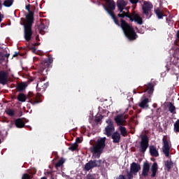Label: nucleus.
<instances>
[{
	"mask_svg": "<svg viewBox=\"0 0 179 179\" xmlns=\"http://www.w3.org/2000/svg\"><path fill=\"white\" fill-rule=\"evenodd\" d=\"M151 171L152 173V177H155L156 176V173L157 172V163H154L151 166Z\"/></svg>",
	"mask_w": 179,
	"mask_h": 179,
	"instance_id": "a211bd4d",
	"label": "nucleus"
},
{
	"mask_svg": "<svg viewBox=\"0 0 179 179\" xmlns=\"http://www.w3.org/2000/svg\"><path fill=\"white\" fill-rule=\"evenodd\" d=\"M148 103H149V99L145 98L140 103L139 106L140 107H141V108H146L149 107V105H148Z\"/></svg>",
	"mask_w": 179,
	"mask_h": 179,
	"instance_id": "dca6fc26",
	"label": "nucleus"
},
{
	"mask_svg": "<svg viewBox=\"0 0 179 179\" xmlns=\"http://www.w3.org/2000/svg\"><path fill=\"white\" fill-rule=\"evenodd\" d=\"M175 110H176V107H174V106L171 105L169 106V111H171V113H174Z\"/></svg>",
	"mask_w": 179,
	"mask_h": 179,
	"instance_id": "2f4dec72",
	"label": "nucleus"
},
{
	"mask_svg": "<svg viewBox=\"0 0 179 179\" xmlns=\"http://www.w3.org/2000/svg\"><path fill=\"white\" fill-rule=\"evenodd\" d=\"M119 129L122 136H127V129L122 126H120Z\"/></svg>",
	"mask_w": 179,
	"mask_h": 179,
	"instance_id": "aec40b11",
	"label": "nucleus"
},
{
	"mask_svg": "<svg viewBox=\"0 0 179 179\" xmlns=\"http://www.w3.org/2000/svg\"><path fill=\"white\" fill-rule=\"evenodd\" d=\"M112 139H113V142L115 143H118L121 139V135H120V133L116 131L112 135Z\"/></svg>",
	"mask_w": 179,
	"mask_h": 179,
	"instance_id": "2eb2a0df",
	"label": "nucleus"
},
{
	"mask_svg": "<svg viewBox=\"0 0 179 179\" xmlns=\"http://www.w3.org/2000/svg\"><path fill=\"white\" fill-rule=\"evenodd\" d=\"M176 55H179V49L176 50Z\"/></svg>",
	"mask_w": 179,
	"mask_h": 179,
	"instance_id": "79ce46f5",
	"label": "nucleus"
},
{
	"mask_svg": "<svg viewBox=\"0 0 179 179\" xmlns=\"http://www.w3.org/2000/svg\"><path fill=\"white\" fill-rule=\"evenodd\" d=\"M45 64L48 66H50V64H52V59L48 58V59H46Z\"/></svg>",
	"mask_w": 179,
	"mask_h": 179,
	"instance_id": "7c9ffc66",
	"label": "nucleus"
},
{
	"mask_svg": "<svg viewBox=\"0 0 179 179\" xmlns=\"http://www.w3.org/2000/svg\"><path fill=\"white\" fill-rule=\"evenodd\" d=\"M71 150H76V149H78V144L74 143L73 145H71L70 147Z\"/></svg>",
	"mask_w": 179,
	"mask_h": 179,
	"instance_id": "c756f323",
	"label": "nucleus"
},
{
	"mask_svg": "<svg viewBox=\"0 0 179 179\" xmlns=\"http://www.w3.org/2000/svg\"><path fill=\"white\" fill-rule=\"evenodd\" d=\"M3 58V55H2V53H0V59H2Z\"/></svg>",
	"mask_w": 179,
	"mask_h": 179,
	"instance_id": "37998d69",
	"label": "nucleus"
},
{
	"mask_svg": "<svg viewBox=\"0 0 179 179\" xmlns=\"http://www.w3.org/2000/svg\"><path fill=\"white\" fill-rule=\"evenodd\" d=\"M87 179H96V178H94V177H93V176H92V175H88Z\"/></svg>",
	"mask_w": 179,
	"mask_h": 179,
	"instance_id": "f704fd0d",
	"label": "nucleus"
},
{
	"mask_svg": "<svg viewBox=\"0 0 179 179\" xmlns=\"http://www.w3.org/2000/svg\"><path fill=\"white\" fill-rule=\"evenodd\" d=\"M117 5L120 13L117 15L119 17H129L130 20H134L138 24H142L143 21H142V17L136 13H133L131 15L128 14V12H125V7L127 6V1L124 0H117Z\"/></svg>",
	"mask_w": 179,
	"mask_h": 179,
	"instance_id": "f257e3e1",
	"label": "nucleus"
},
{
	"mask_svg": "<svg viewBox=\"0 0 179 179\" xmlns=\"http://www.w3.org/2000/svg\"><path fill=\"white\" fill-rule=\"evenodd\" d=\"M146 92L149 94L153 93V85L152 84L149 83L148 85Z\"/></svg>",
	"mask_w": 179,
	"mask_h": 179,
	"instance_id": "5701e85b",
	"label": "nucleus"
},
{
	"mask_svg": "<svg viewBox=\"0 0 179 179\" xmlns=\"http://www.w3.org/2000/svg\"><path fill=\"white\" fill-rule=\"evenodd\" d=\"M26 9L28 12H30V5L26 6Z\"/></svg>",
	"mask_w": 179,
	"mask_h": 179,
	"instance_id": "e433bc0d",
	"label": "nucleus"
},
{
	"mask_svg": "<svg viewBox=\"0 0 179 179\" xmlns=\"http://www.w3.org/2000/svg\"><path fill=\"white\" fill-rule=\"evenodd\" d=\"M153 9V5L149 1H144L143 4V12L145 15H149L150 11Z\"/></svg>",
	"mask_w": 179,
	"mask_h": 179,
	"instance_id": "6e6552de",
	"label": "nucleus"
},
{
	"mask_svg": "<svg viewBox=\"0 0 179 179\" xmlns=\"http://www.w3.org/2000/svg\"><path fill=\"white\" fill-rule=\"evenodd\" d=\"M6 114H8V115H14L15 114V111H13V110H11V109H8L6 111Z\"/></svg>",
	"mask_w": 179,
	"mask_h": 179,
	"instance_id": "c85d7f7f",
	"label": "nucleus"
},
{
	"mask_svg": "<svg viewBox=\"0 0 179 179\" xmlns=\"http://www.w3.org/2000/svg\"><path fill=\"white\" fill-rule=\"evenodd\" d=\"M13 3V0H6L3 3V5L6 8H9L10 6H12V4Z\"/></svg>",
	"mask_w": 179,
	"mask_h": 179,
	"instance_id": "412c9836",
	"label": "nucleus"
},
{
	"mask_svg": "<svg viewBox=\"0 0 179 179\" xmlns=\"http://www.w3.org/2000/svg\"><path fill=\"white\" fill-rule=\"evenodd\" d=\"M105 1L106 2V10L108 12V13H109L112 16L115 24H117V26H120V23L118 22L117 19H115V17L114 16V13H113V10L115 9V3H114V1L113 0H105Z\"/></svg>",
	"mask_w": 179,
	"mask_h": 179,
	"instance_id": "39448f33",
	"label": "nucleus"
},
{
	"mask_svg": "<svg viewBox=\"0 0 179 179\" xmlns=\"http://www.w3.org/2000/svg\"><path fill=\"white\" fill-rule=\"evenodd\" d=\"M106 122L108 125L105 127V134L108 136H111V134L115 131V128H114V123L110 119L106 120Z\"/></svg>",
	"mask_w": 179,
	"mask_h": 179,
	"instance_id": "423d86ee",
	"label": "nucleus"
},
{
	"mask_svg": "<svg viewBox=\"0 0 179 179\" xmlns=\"http://www.w3.org/2000/svg\"><path fill=\"white\" fill-rule=\"evenodd\" d=\"M139 170H141V165L139 164L133 162L131 164L130 173L131 174H136Z\"/></svg>",
	"mask_w": 179,
	"mask_h": 179,
	"instance_id": "9b49d317",
	"label": "nucleus"
},
{
	"mask_svg": "<svg viewBox=\"0 0 179 179\" xmlns=\"http://www.w3.org/2000/svg\"><path fill=\"white\" fill-rule=\"evenodd\" d=\"M175 132H179V120H178L174 124Z\"/></svg>",
	"mask_w": 179,
	"mask_h": 179,
	"instance_id": "393cba45",
	"label": "nucleus"
},
{
	"mask_svg": "<svg viewBox=\"0 0 179 179\" xmlns=\"http://www.w3.org/2000/svg\"><path fill=\"white\" fill-rule=\"evenodd\" d=\"M65 161L64 159H60L59 160L57 164H55V167L58 168V167H61V165L64 163Z\"/></svg>",
	"mask_w": 179,
	"mask_h": 179,
	"instance_id": "bb28decb",
	"label": "nucleus"
},
{
	"mask_svg": "<svg viewBox=\"0 0 179 179\" xmlns=\"http://www.w3.org/2000/svg\"><path fill=\"white\" fill-rule=\"evenodd\" d=\"M76 142H77V143H80V138H76Z\"/></svg>",
	"mask_w": 179,
	"mask_h": 179,
	"instance_id": "a19ab883",
	"label": "nucleus"
},
{
	"mask_svg": "<svg viewBox=\"0 0 179 179\" xmlns=\"http://www.w3.org/2000/svg\"><path fill=\"white\" fill-rule=\"evenodd\" d=\"M130 2L131 3H138V2H139V0H130Z\"/></svg>",
	"mask_w": 179,
	"mask_h": 179,
	"instance_id": "72a5a7b5",
	"label": "nucleus"
},
{
	"mask_svg": "<svg viewBox=\"0 0 179 179\" xmlns=\"http://www.w3.org/2000/svg\"><path fill=\"white\" fill-rule=\"evenodd\" d=\"M0 143H1V140H0Z\"/></svg>",
	"mask_w": 179,
	"mask_h": 179,
	"instance_id": "09e8293b",
	"label": "nucleus"
},
{
	"mask_svg": "<svg viewBox=\"0 0 179 179\" xmlns=\"http://www.w3.org/2000/svg\"><path fill=\"white\" fill-rule=\"evenodd\" d=\"M1 6H2V2L0 0V8H1Z\"/></svg>",
	"mask_w": 179,
	"mask_h": 179,
	"instance_id": "49530a36",
	"label": "nucleus"
},
{
	"mask_svg": "<svg viewBox=\"0 0 179 179\" xmlns=\"http://www.w3.org/2000/svg\"><path fill=\"white\" fill-rule=\"evenodd\" d=\"M172 164L170 162H165V166L166 167L167 170H170L171 169Z\"/></svg>",
	"mask_w": 179,
	"mask_h": 179,
	"instance_id": "cd10ccee",
	"label": "nucleus"
},
{
	"mask_svg": "<svg viewBox=\"0 0 179 179\" xmlns=\"http://www.w3.org/2000/svg\"><path fill=\"white\" fill-rule=\"evenodd\" d=\"M41 179H47V178H42Z\"/></svg>",
	"mask_w": 179,
	"mask_h": 179,
	"instance_id": "de8ad7c7",
	"label": "nucleus"
},
{
	"mask_svg": "<svg viewBox=\"0 0 179 179\" xmlns=\"http://www.w3.org/2000/svg\"><path fill=\"white\" fill-rule=\"evenodd\" d=\"M15 125L17 128H23V127H24V122H23L22 119H17L15 121Z\"/></svg>",
	"mask_w": 179,
	"mask_h": 179,
	"instance_id": "6ab92c4d",
	"label": "nucleus"
},
{
	"mask_svg": "<svg viewBox=\"0 0 179 179\" xmlns=\"http://www.w3.org/2000/svg\"><path fill=\"white\" fill-rule=\"evenodd\" d=\"M150 170V165L148 163H144L143 166V176H146L149 174V171Z\"/></svg>",
	"mask_w": 179,
	"mask_h": 179,
	"instance_id": "4468645a",
	"label": "nucleus"
},
{
	"mask_svg": "<svg viewBox=\"0 0 179 179\" xmlns=\"http://www.w3.org/2000/svg\"><path fill=\"white\" fill-rule=\"evenodd\" d=\"M121 27L127 38L129 40H135L136 39V34L135 33V31H134V29L129 26L125 21L122 20L121 21Z\"/></svg>",
	"mask_w": 179,
	"mask_h": 179,
	"instance_id": "20e7f679",
	"label": "nucleus"
},
{
	"mask_svg": "<svg viewBox=\"0 0 179 179\" xmlns=\"http://www.w3.org/2000/svg\"><path fill=\"white\" fill-rule=\"evenodd\" d=\"M17 52H15L14 55H13V57H17Z\"/></svg>",
	"mask_w": 179,
	"mask_h": 179,
	"instance_id": "a18cd8bd",
	"label": "nucleus"
},
{
	"mask_svg": "<svg viewBox=\"0 0 179 179\" xmlns=\"http://www.w3.org/2000/svg\"><path fill=\"white\" fill-rule=\"evenodd\" d=\"M31 24H33V13H29L24 21V38L27 41L31 38Z\"/></svg>",
	"mask_w": 179,
	"mask_h": 179,
	"instance_id": "7ed1b4c3",
	"label": "nucleus"
},
{
	"mask_svg": "<svg viewBox=\"0 0 179 179\" xmlns=\"http://www.w3.org/2000/svg\"><path fill=\"white\" fill-rule=\"evenodd\" d=\"M162 141L164 142V145L162 147L163 152L164 153L165 156H166V157H169L170 155V148H171L170 145V142L167 141L164 138H163Z\"/></svg>",
	"mask_w": 179,
	"mask_h": 179,
	"instance_id": "1a4fd4ad",
	"label": "nucleus"
},
{
	"mask_svg": "<svg viewBox=\"0 0 179 179\" xmlns=\"http://www.w3.org/2000/svg\"><path fill=\"white\" fill-rule=\"evenodd\" d=\"M155 13L159 19H162V17H163V13H162V11H160L159 8L155 10Z\"/></svg>",
	"mask_w": 179,
	"mask_h": 179,
	"instance_id": "a878e982",
	"label": "nucleus"
},
{
	"mask_svg": "<svg viewBox=\"0 0 179 179\" xmlns=\"http://www.w3.org/2000/svg\"><path fill=\"white\" fill-rule=\"evenodd\" d=\"M128 178H129V179H132V174L129 173V174H128Z\"/></svg>",
	"mask_w": 179,
	"mask_h": 179,
	"instance_id": "58836bf2",
	"label": "nucleus"
},
{
	"mask_svg": "<svg viewBox=\"0 0 179 179\" xmlns=\"http://www.w3.org/2000/svg\"><path fill=\"white\" fill-rule=\"evenodd\" d=\"M18 100L19 101H22V102L26 101V96L23 94H20L18 96Z\"/></svg>",
	"mask_w": 179,
	"mask_h": 179,
	"instance_id": "b1692460",
	"label": "nucleus"
},
{
	"mask_svg": "<svg viewBox=\"0 0 179 179\" xmlns=\"http://www.w3.org/2000/svg\"><path fill=\"white\" fill-rule=\"evenodd\" d=\"M32 51H33V52H36V48H33Z\"/></svg>",
	"mask_w": 179,
	"mask_h": 179,
	"instance_id": "c03bdc74",
	"label": "nucleus"
},
{
	"mask_svg": "<svg viewBox=\"0 0 179 179\" xmlns=\"http://www.w3.org/2000/svg\"><path fill=\"white\" fill-rule=\"evenodd\" d=\"M34 101L36 104L40 103V101H38V98H36V99H35Z\"/></svg>",
	"mask_w": 179,
	"mask_h": 179,
	"instance_id": "4c0bfd02",
	"label": "nucleus"
},
{
	"mask_svg": "<svg viewBox=\"0 0 179 179\" xmlns=\"http://www.w3.org/2000/svg\"><path fill=\"white\" fill-rule=\"evenodd\" d=\"M22 179H30V176L27 174H24Z\"/></svg>",
	"mask_w": 179,
	"mask_h": 179,
	"instance_id": "473e14b6",
	"label": "nucleus"
},
{
	"mask_svg": "<svg viewBox=\"0 0 179 179\" xmlns=\"http://www.w3.org/2000/svg\"><path fill=\"white\" fill-rule=\"evenodd\" d=\"M115 121L117 125H124L125 124V117L123 115H118L115 117Z\"/></svg>",
	"mask_w": 179,
	"mask_h": 179,
	"instance_id": "f8f14e48",
	"label": "nucleus"
},
{
	"mask_svg": "<svg viewBox=\"0 0 179 179\" xmlns=\"http://www.w3.org/2000/svg\"><path fill=\"white\" fill-rule=\"evenodd\" d=\"M148 146H149V141L148 140V136H143L141 138V148L142 152H146L148 149Z\"/></svg>",
	"mask_w": 179,
	"mask_h": 179,
	"instance_id": "9d476101",
	"label": "nucleus"
},
{
	"mask_svg": "<svg viewBox=\"0 0 179 179\" xmlns=\"http://www.w3.org/2000/svg\"><path fill=\"white\" fill-rule=\"evenodd\" d=\"M118 179H126L124 176H120Z\"/></svg>",
	"mask_w": 179,
	"mask_h": 179,
	"instance_id": "ea45409f",
	"label": "nucleus"
},
{
	"mask_svg": "<svg viewBox=\"0 0 179 179\" xmlns=\"http://www.w3.org/2000/svg\"><path fill=\"white\" fill-rule=\"evenodd\" d=\"M3 19V15H2L1 13H0V23L1 22H2V20Z\"/></svg>",
	"mask_w": 179,
	"mask_h": 179,
	"instance_id": "c9c22d12",
	"label": "nucleus"
},
{
	"mask_svg": "<svg viewBox=\"0 0 179 179\" xmlns=\"http://www.w3.org/2000/svg\"><path fill=\"white\" fill-rule=\"evenodd\" d=\"M27 87V85H26V83H22L17 86V89L18 90H24V89H26Z\"/></svg>",
	"mask_w": 179,
	"mask_h": 179,
	"instance_id": "4be33fe9",
	"label": "nucleus"
},
{
	"mask_svg": "<svg viewBox=\"0 0 179 179\" xmlns=\"http://www.w3.org/2000/svg\"><path fill=\"white\" fill-rule=\"evenodd\" d=\"M6 82H8V73L5 71H1L0 72V83L1 85L6 84Z\"/></svg>",
	"mask_w": 179,
	"mask_h": 179,
	"instance_id": "ddd939ff",
	"label": "nucleus"
},
{
	"mask_svg": "<svg viewBox=\"0 0 179 179\" xmlns=\"http://www.w3.org/2000/svg\"><path fill=\"white\" fill-rule=\"evenodd\" d=\"M104 146H106V138H102L98 140L95 145L91 148L93 159H99L100 157L101 153H103Z\"/></svg>",
	"mask_w": 179,
	"mask_h": 179,
	"instance_id": "f03ea898",
	"label": "nucleus"
},
{
	"mask_svg": "<svg viewBox=\"0 0 179 179\" xmlns=\"http://www.w3.org/2000/svg\"><path fill=\"white\" fill-rule=\"evenodd\" d=\"M150 153L152 156H155V157L159 156V152H157V150H156V148L154 146L150 147Z\"/></svg>",
	"mask_w": 179,
	"mask_h": 179,
	"instance_id": "f3484780",
	"label": "nucleus"
},
{
	"mask_svg": "<svg viewBox=\"0 0 179 179\" xmlns=\"http://www.w3.org/2000/svg\"><path fill=\"white\" fill-rule=\"evenodd\" d=\"M101 164V160H91L85 164V169L87 171H89L92 169H94V167H99Z\"/></svg>",
	"mask_w": 179,
	"mask_h": 179,
	"instance_id": "0eeeda50",
	"label": "nucleus"
}]
</instances>
